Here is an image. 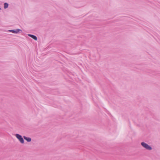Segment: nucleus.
Returning <instances> with one entry per match:
<instances>
[{"mask_svg":"<svg viewBox=\"0 0 160 160\" xmlns=\"http://www.w3.org/2000/svg\"><path fill=\"white\" fill-rule=\"evenodd\" d=\"M24 138L28 142H30L31 141V138H29L26 137L25 136H23Z\"/></svg>","mask_w":160,"mask_h":160,"instance_id":"39448f33","label":"nucleus"},{"mask_svg":"<svg viewBox=\"0 0 160 160\" xmlns=\"http://www.w3.org/2000/svg\"><path fill=\"white\" fill-rule=\"evenodd\" d=\"M8 7V4L7 3H5L4 4V8H7Z\"/></svg>","mask_w":160,"mask_h":160,"instance_id":"423d86ee","label":"nucleus"},{"mask_svg":"<svg viewBox=\"0 0 160 160\" xmlns=\"http://www.w3.org/2000/svg\"><path fill=\"white\" fill-rule=\"evenodd\" d=\"M10 32H12L14 33H17L18 32L20 31H21V30L19 29H17L15 30H9Z\"/></svg>","mask_w":160,"mask_h":160,"instance_id":"7ed1b4c3","label":"nucleus"},{"mask_svg":"<svg viewBox=\"0 0 160 160\" xmlns=\"http://www.w3.org/2000/svg\"><path fill=\"white\" fill-rule=\"evenodd\" d=\"M28 36H29V37H31L33 39H34L35 40H37V38L36 36L32 35L30 34H28Z\"/></svg>","mask_w":160,"mask_h":160,"instance_id":"20e7f679","label":"nucleus"},{"mask_svg":"<svg viewBox=\"0 0 160 160\" xmlns=\"http://www.w3.org/2000/svg\"><path fill=\"white\" fill-rule=\"evenodd\" d=\"M141 144L144 148L147 149L149 150H151L152 149V148L150 146L144 142H141Z\"/></svg>","mask_w":160,"mask_h":160,"instance_id":"f257e3e1","label":"nucleus"},{"mask_svg":"<svg viewBox=\"0 0 160 160\" xmlns=\"http://www.w3.org/2000/svg\"><path fill=\"white\" fill-rule=\"evenodd\" d=\"M16 137L19 140L20 142L22 143L24 142V141L22 136L18 134H15Z\"/></svg>","mask_w":160,"mask_h":160,"instance_id":"f03ea898","label":"nucleus"}]
</instances>
